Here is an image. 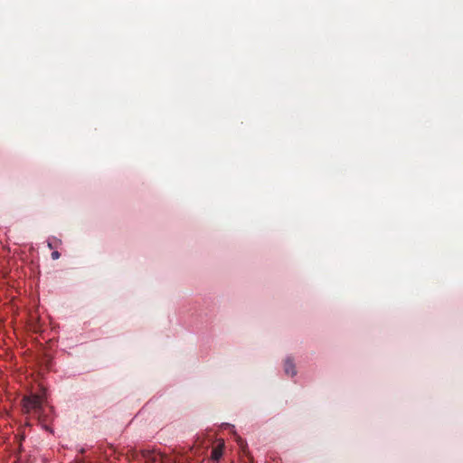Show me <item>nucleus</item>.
Here are the masks:
<instances>
[{"label": "nucleus", "mask_w": 463, "mask_h": 463, "mask_svg": "<svg viewBox=\"0 0 463 463\" xmlns=\"http://www.w3.org/2000/svg\"><path fill=\"white\" fill-rule=\"evenodd\" d=\"M31 411H33V418H36L39 423L45 430L49 429V423L52 419V409L47 403L46 392L43 391L41 393H33V386L31 385Z\"/></svg>", "instance_id": "1"}, {"label": "nucleus", "mask_w": 463, "mask_h": 463, "mask_svg": "<svg viewBox=\"0 0 463 463\" xmlns=\"http://www.w3.org/2000/svg\"><path fill=\"white\" fill-rule=\"evenodd\" d=\"M140 455L145 463H163V456L156 450L142 449Z\"/></svg>", "instance_id": "2"}, {"label": "nucleus", "mask_w": 463, "mask_h": 463, "mask_svg": "<svg viewBox=\"0 0 463 463\" xmlns=\"http://www.w3.org/2000/svg\"><path fill=\"white\" fill-rule=\"evenodd\" d=\"M223 447H224V444L222 443V444H219V445L215 446L214 448H213L211 458L214 462H219V460L221 459L222 453H223Z\"/></svg>", "instance_id": "3"}, {"label": "nucleus", "mask_w": 463, "mask_h": 463, "mask_svg": "<svg viewBox=\"0 0 463 463\" xmlns=\"http://www.w3.org/2000/svg\"><path fill=\"white\" fill-rule=\"evenodd\" d=\"M284 370L288 375L294 376L296 374L295 364L292 360L288 358L284 363Z\"/></svg>", "instance_id": "4"}, {"label": "nucleus", "mask_w": 463, "mask_h": 463, "mask_svg": "<svg viewBox=\"0 0 463 463\" xmlns=\"http://www.w3.org/2000/svg\"><path fill=\"white\" fill-rule=\"evenodd\" d=\"M23 402H24V409L27 412L29 411V397L24 396Z\"/></svg>", "instance_id": "5"}, {"label": "nucleus", "mask_w": 463, "mask_h": 463, "mask_svg": "<svg viewBox=\"0 0 463 463\" xmlns=\"http://www.w3.org/2000/svg\"><path fill=\"white\" fill-rule=\"evenodd\" d=\"M51 255L52 260H57L60 258V253L57 250L52 251Z\"/></svg>", "instance_id": "6"}, {"label": "nucleus", "mask_w": 463, "mask_h": 463, "mask_svg": "<svg viewBox=\"0 0 463 463\" xmlns=\"http://www.w3.org/2000/svg\"><path fill=\"white\" fill-rule=\"evenodd\" d=\"M21 452H22V444H21V440H20V441H19V454H21ZM18 460H19V461H21V462H24V459H23L22 455H20V456L18 457Z\"/></svg>", "instance_id": "7"}, {"label": "nucleus", "mask_w": 463, "mask_h": 463, "mask_svg": "<svg viewBox=\"0 0 463 463\" xmlns=\"http://www.w3.org/2000/svg\"><path fill=\"white\" fill-rule=\"evenodd\" d=\"M45 362H46V367L49 368V364L51 363V357L49 355H46L45 357Z\"/></svg>", "instance_id": "8"}, {"label": "nucleus", "mask_w": 463, "mask_h": 463, "mask_svg": "<svg viewBox=\"0 0 463 463\" xmlns=\"http://www.w3.org/2000/svg\"><path fill=\"white\" fill-rule=\"evenodd\" d=\"M28 424H29V419H28V417H25L24 425H28Z\"/></svg>", "instance_id": "9"}, {"label": "nucleus", "mask_w": 463, "mask_h": 463, "mask_svg": "<svg viewBox=\"0 0 463 463\" xmlns=\"http://www.w3.org/2000/svg\"><path fill=\"white\" fill-rule=\"evenodd\" d=\"M38 388H40V392L39 393H41L43 391L45 392V390L43 388H42L41 385H38Z\"/></svg>", "instance_id": "10"}, {"label": "nucleus", "mask_w": 463, "mask_h": 463, "mask_svg": "<svg viewBox=\"0 0 463 463\" xmlns=\"http://www.w3.org/2000/svg\"><path fill=\"white\" fill-rule=\"evenodd\" d=\"M22 439H23V440H24V439H25V435H24V433L22 435L21 440H22Z\"/></svg>", "instance_id": "11"}, {"label": "nucleus", "mask_w": 463, "mask_h": 463, "mask_svg": "<svg viewBox=\"0 0 463 463\" xmlns=\"http://www.w3.org/2000/svg\"><path fill=\"white\" fill-rule=\"evenodd\" d=\"M33 318V316L31 315V319ZM31 330L33 329V325H30Z\"/></svg>", "instance_id": "12"}]
</instances>
